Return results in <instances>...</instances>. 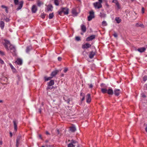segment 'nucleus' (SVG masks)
Masks as SVG:
<instances>
[{
    "label": "nucleus",
    "mask_w": 147,
    "mask_h": 147,
    "mask_svg": "<svg viewBox=\"0 0 147 147\" xmlns=\"http://www.w3.org/2000/svg\"><path fill=\"white\" fill-rule=\"evenodd\" d=\"M5 42L3 44L6 49L8 50H10L11 52H14L15 51V47L11 45L9 41L6 40H4Z\"/></svg>",
    "instance_id": "obj_1"
},
{
    "label": "nucleus",
    "mask_w": 147,
    "mask_h": 147,
    "mask_svg": "<svg viewBox=\"0 0 147 147\" xmlns=\"http://www.w3.org/2000/svg\"><path fill=\"white\" fill-rule=\"evenodd\" d=\"M69 9L68 8L66 7L62 8L60 10L58 11L59 14L61 15L62 13H63L64 14L67 15L69 13Z\"/></svg>",
    "instance_id": "obj_2"
},
{
    "label": "nucleus",
    "mask_w": 147,
    "mask_h": 147,
    "mask_svg": "<svg viewBox=\"0 0 147 147\" xmlns=\"http://www.w3.org/2000/svg\"><path fill=\"white\" fill-rule=\"evenodd\" d=\"M89 15L88 17V21H90L94 18V12L93 10H92L89 11Z\"/></svg>",
    "instance_id": "obj_3"
},
{
    "label": "nucleus",
    "mask_w": 147,
    "mask_h": 147,
    "mask_svg": "<svg viewBox=\"0 0 147 147\" xmlns=\"http://www.w3.org/2000/svg\"><path fill=\"white\" fill-rule=\"evenodd\" d=\"M93 5L95 9H100L102 7V5L100 3L97 2L94 3H93Z\"/></svg>",
    "instance_id": "obj_4"
},
{
    "label": "nucleus",
    "mask_w": 147,
    "mask_h": 147,
    "mask_svg": "<svg viewBox=\"0 0 147 147\" xmlns=\"http://www.w3.org/2000/svg\"><path fill=\"white\" fill-rule=\"evenodd\" d=\"M78 145V143L77 142L72 140L71 143L68 145L67 146L68 147H75L76 145Z\"/></svg>",
    "instance_id": "obj_5"
},
{
    "label": "nucleus",
    "mask_w": 147,
    "mask_h": 147,
    "mask_svg": "<svg viewBox=\"0 0 147 147\" xmlns=\"http://www.w3.org/2000/svg\"><path fill=\"white\" fill-rule=\"evenodd\" d=\"M78 8H74L72 10V13L74 16H76L78 14V13L77 12Z\"/></svg>",
    "instance_id": "obj_6"
},
{
    "label": "nucleus",
    "mask_w": 147,
    "mask_h": 147,
    "mask_svg": "<svg viewBox=\"0 0 147 147\" xmlns=\"http://www.w3.org/2000/svg\"><path fill=\"white\" fill-rule=\"evenodd\" d=\"M86 102L87 103H90L91 101V98L90 94H88L86 96Z\"/></svg>",
    "instance_id": "obj_7"
},
{
    "label": "nucleus",
    "mask_w": 147,
    "mask_h": 147,
    "mask_svg": "<svg viewBox=\"0 0 147 147\" xmlns=\"http://www.w3.org/2000/svg\"><path fill=\"white\" fill-rule=\"evenodd\" d=\"M121 92V91L120 90L117 89H115L114 90V93L115 95L116 96H118L119 94Z\"/></svg>",
    "instance_id": "obj_8"
},
{
    "label": "nucleus",
    "mask_w": 147,
    "mask_h": 147,
    "mask_svg": "<svg viewBox=\"0 0 147 147\" xmlns=\"http://www.w3.org/2000/svg\"><path fill=\"white\" fill-rule=\"evenodd\" d=\"M95 38V36L94 35H92L88 37L86 39V40L89 41L92 40Z\"/></svg>",
    "instance_id": "obj_9"
},
{
    "label": "nucleus",
    "mask_w": 147,
    "mask_h": 147,
    "mask_svg": "<svg viewBox=\"0 0 147 147\" xmlns=\"http://www.w3.org/2000/svg\"><path fill=\"white\" fill-rule=\"evenodd\" d=\"M91 45L89 43H87L84 45H82V48L83 49H88L90 47H91Z\"/></svg>",
    "instance_id": "obj_10"
},
{
    "label": "nucleus",
    "mask_w": 147,
    "mask_h": 147,
    "mask_svg": "<svg viewBox=\"0 0 147 147\" xmlns=\"http://www.w3.org/2000/svg\"><path fill=\"white\" fill-rule=\"evenodd\" d=\"M14 124V129L16 131L17 129V124L18 123V121L16 120H14L13 121Z\"/></svg>",
    "instance_id": "obj_11"
},
{
    "label": "nucleus",
    "mask_w": 147,
    "mask_h": 147,
    "mask_svg": "<svg viewBox=\"0 0 147 147\" xmlns=\"http://www.w3.org/2000/svg\"><path fill=\"white\" fill-rule=\"evenodd\" d=\"M107 93L109 95L113 94V91L111 88H109L108 90H107Z\"/></svg>",
    "instance_id": "obj_12"
},
{
    "label": "nucleus",
    "mask_w": 147,
    "mask_h": 147,
    "mask_svg": "<svg viewBox=\"0 0 147 147\" xmlns=\"http://www.w3.org/2000/svg\"><path fill=\"white\" fill-rule=\"evenodd\" d=\"M23 2L22 1L19 2V6L18 7L17 9V10H18L20 9L22 7L23 5Z\"/></svg>",
    "instance_id": "obj_13"
},
{
    "label": "nucleus",
    "mask_w": 147,
    "mask_h": 147,
    "mask_svg": "<svg viewBox=\"0 0 147 147\" xmlns=\"http://www.w3.org/2000/svg\"><path fill=\"white\" fill-rule=\"evenodd\" d=\"M37 10V8L36 6L35 5L32 6V11L33 13H35Z\"/></svg>",
    "instance_id": "obj_14"
},
{
    "label": "nucleus",
    "mask_w": 147,
    "mask_h": 147,
    "mask_svg": "<svg viewBox=\"0 0 147 147\" xmlns=\"http://www.w3.org/2000/svg\"><path fill=\"white\" fill-rule=\"evenodd\" d=\"M15 63L18 65H21L22 63V60L20 59H18L16 61Z\"/></svg>",
    "instance_id": "obj_15"
},
{
    "label": "nucleus",
    "mask_w": 147,
    "mask_h": 147,
    "mask_svg": "<svg viewBox=\"0 0 147 147\" xmlns=\"http://www.w3.org/2000/svg\"><path fill=\"white\" fill-rule=\"evenodd\" d=\"M81 29L83 32H86V28L85 26L83 25H82L81 26Z\"/></svg>",
    "instance_id": "obj_16"
},
{
    "label": "nucleus",
    "mask_w": 147,
    "mask_h": 147,
    "mask_svg": "<svg viewBox=\"0 0 147 147\" xmlns=\"http://www.w3.org/2000/svg\"><path fill=\"white\" fill-rule=\"evenodd\" d=\"M1 7L5 9V10L6 13H8V8L7 7L4 5H2Z\"/></svg>",
    "instance_id": "obj_17"
},
{
    "label": "nucleus",
    "mask_w": 147,
    "mask_h": 147,
    "mask_svg": "<svg viewBox=\"0 0 147 147\" xmlns=\"http://www.w3.org/2000/svg\"><path fill=\"white\" fill-rule=\"evenodd\" d=\"M53 7L51 5H49L47 7V10L48 11H51L52 10Z\"/></svg>",
    "instance_id": "obj_18"
},
{
    "label": "nucleus",
    "mask_w": 147,
    "mask_h": 147,
    "mask_svg": "<svg viewBox=\"0 0 147 147\" xmlns=\"http://www.w3.org/2000/svg\"><path fill=\"white\" fill-rule=\"evenodd\" d=\"M95 53L94 52H91L89 55V57L90 58L92 59L93 58Z\"/></svg>",
    "instance_id": "obj_19"
},
{
    "label": "nucleus",
    "mask_w": 147,
    "mask_h": 147,
    "mask_svg": "<svg viewBox=\"0 0 147 147\" xmlns=\"http://www.w3.org/2000/svg\"><path fill=\"white\" fill-rule=\"evenodd\" d=\"M57 71H53L51 74V76H52V78L53 77H54L57 73Z\"/></svg>",
    "instance_id": "obj_20"
},
{
    "label": "nucleus",
    "mask_w": 147,
    "mask_h": 147,
    "mask_svg": "<svg viewBox=\"0 0 147 147\" xmlns=\"http://www.w3.org/2000/svg\"><path fill=\"white\" fill-rule=\"evenodd\" d=\"M54 82L53 80H51L48 83V86H51L54 84Z\"/></svg>",
    "instance_id": "obj_21"
},
{
    "label": "nucleus",
    "mask_w": 147,
    "mask_h": 147,
    "mask_svg": "<svg viewBox=\"0 0 147 147\" xmlns=\"http://www.w3.org/2000/svg\"><path fill=\"white\" fill-rule=\"evenodd\" d=\"M146 50V49L144 47L138 49L137 50L140 53H142L144 52Z\"/></svg>",
    "instance_id": "obj_22"
},
{
    "label": "nucleus",
    "mask_w": 147,
    "mask_h": 147,
    "mask_svg": "<svg viewBox=\"0 0 147 147\" xmlns=\"http://www.w3.org/2000/svg\"><path fill=\"white\" fill-rule=\"evenodd\" d=\"M4 26V23L3 21L0 22V27L1 29H3Z\"/></svg>",
    "instance_id": "obj_23"
},
{
    "label": "nucleus",
    "mask_w": 147,
    "mask_h": 147,
    "mask_svg": "<svg viewBox=\"0 0 147 147\" xmlns=\"http://www.w3.org/2000/svg\"><path fill=\"white\" fill-rule=\"evenodd\" d=\"M115 20L118 24L119 23L121 22V20L119 17H116L115 18Z\"/></svg>",
    "instance_id": "obj_24"
},
{
    "label": "nucleus",
    "mask_w": 147,
    "mask_h": 147,
    "mask_svg": "<svg viewBox=\"0 0 147 147\" xmlns=\"http://www.w3.org/2000/svg\"><path fill=\"white\" fill-rule=\"evenodd\" d=\"M21 136H18L17 137V139H16V146H18L19 144V142L20 141V140L21 138Z\"/></svg>",
    "instance_id": "obj_25"
},
{
    "label": "nucleus",
    "mask_w": 147,
    "mask_h": 147,
    "mask_svg": "<svg viewBox=\"0 0 147 147\" xmlns=\"http://www.w3.org/2000/svg\"><path fill=\"white\" fill-rule=\"evenodd\" d=\"M70 130L71 132H74L76 130V127L74 126H72L70 128Z\"/></svg>",
    "instance_id": "obj_26"
},
{
    "label": "nucleus",
    "mask_w": 147,
    "mask_h": 147,
    "mask_svg": "<svg viewBox=\"0 0 147 147\" xmlns=\"http://www.w3.org/2000/svg\"><path fill=\"white\" fill-rule=\"evenodd\" d=\"M100 17L102 18H104L106 16L105 13H100Z\"/></svg>",
    "instance_id": "obj_27"
},
{
    "label": "nucleus",
    "mask_w": 147,
    "mask_h": 147,
    "mask_svg": "<svg viewBox=\"0 0 147 147\" xmlns=\"http://www.w3.org/2000/svg\"><path fill=\"white\" fill-rule=\"evenodd\" d=\"M101 91L103 93H107V90L105 88H102Z\"/></svg>",
    "instance_id": "obj_28"
},
{
    "label": "nucleus",
    "mask_w": 147,
    "mask_h": 147,
    "mask_svg": "<svg viewBox=\"0 0 147 147\" xmlns=\"http://www.w3.org/2000/svg\"><path fill=\"white\" fill-rule=\"evenodd\" d=\"M44 78L45 81H48V80H50L51 79H52V77H45Z\"/></svg>",
    "instance_id": "obj_29"
},
{
    "label": "nucleus",
    "mask_w": 147,
    "mask_h": 147,
    "mask_svg": "<svg viewBox=\"0 0 147 147\" xmlns=\"http://www.w3.org/2000/svg\"><path fill=\"white\" fill-rule=\"evenodd\" d=\"M31 47H27L26 49V52L28 53L29 52L30 50L31 49Z\"/></svg>",
    "instance_id": "obj_30"
},
{
    "label": "nucleus",
    "mask_w": 147,
    "mask_h": 147,
    "mask_svg": "<svg viewBox=\"0 0 147 147\" xmlns=\"http://www.w3.org/2000/svg\"><path fill=\"white\" fill-rule=\"evenodd\" d=\"M54 3L56 5L58 6L59 5L58 0H54Z\"/></svg>",
    "instance_id": "obj_31"
},
{
    "label": "nucleus",
    "mask_w": 147,
    "mask_h": 147,
    "mask_svg": "<svg viewBox=\"0 0 147 147\" xmlns=\"http://www.w3.org/2000/svg\"><path fill=\"white\" fill-rule=\"evenodd\" d=\"M102 25L104 26H106L107 24L105 21H103L102 22Z\"/></svg>",
    "instance_id": "obj_32"
},
{
    "label": "nucleus",
    "mask_w": 147,
    "mask_h": 147,
    "mask_svg": "<svg viewBox=\"0 0 147 147\" xmlns=\"http://www.w3.org/2000/svg\"><path fill=\"white\" fill-rule=\"evenodd\" d=\"M53 16H54V15H53V13H50L49 14V19H51L53 17Z\"/></svg>",
    "instance_id": "obj_33"
},
{
    "label": "nucleus",
    "mask_w": 147,
    "mask_h": 147,
    "mask_svg": "<svg viewBox=\"0 0 147 147\" xmlns=\"http://www.w3.org/2000/svg\"><path fill=\"white\" fill-rule=\"evenodd\" d=\"M112 2L115 3L116 5L119 3L117 0H113Z\"/></svg>",
    "instance_id": "obj_34"
},
{
    "label": "nucleus",
    "mask_w": 147,
    "mask_h": 147,
    "mask_svg": "<svg viewBox=\"0 0 147 147\" xmlns=\"http://www.w3.org/2000/svg\"><path fill=\"white\" fill-rule=\"evenodd\" d=\"M14 3L15 5H17L19 3L18 0H14Z\"/></svg>",
    "instance_id": "obj_35"
},
{
    "label": "nucleus",
    "mask_w": 147,
    "mask_h": 147,
    "mask_svg": "<svg viewBox=\"0 0 147 147\" xmlns=\"http://www.w3.org/2000/svg\"><path fill=\"white\" fill-rule=\"evenodd\" d=\"M45 14H44V13H41L40 15V16L41 18H42L43 19H44L45 18Z\"/></svg>",
    "instance_id": "obj_36"
},
{
    "label": "nucleus",
    "mask_w": 147,
    "mask_h": 147,
    "mask_svg": "<svg viewBox=\"0 0 147 147\" xmlns=\"http://www.w3.org/2000/svg\"><path fill=\"white\" fill-rule=\"evenodd\" d=\"M143 80L144 81H146L147 80V76H145L143 77Z\"/></svg>",
    "instance_id": "obj_37"
},
{
    "label": "nucleus",
    "mask_w": 147,
    "mask_h": 147,
    "mask_svg": "<svg viewBox=\"0 0 147 147\" xmlns=\"http://www.w3.org/2000/svg\"><path fill=\"white\" fill-rule=\"evenodd\" d=\"M0 54L2 55H5V53L3 51H0Z\"/></svg>",
    "instance_id": "obj_38"
},
{
    "label": "nucleus",
    "mask_w": 147,
    "mask_h": 147,
    "mask_svg": "<svg viewBox=\"0 0 147 147\" xmlns=\"http://www.w3.org/2000/svg\"><path fill=\"white\" fill-rule=\"evenodd\" d=\"M9 65L10 66L11 69H13V68H14V67H13V66L11 64V63H9Z\"/></svg>",
    "instance_id": "obj_39"
},
{
    "label": "nucleus",
    "mask_w": 147,
    "mask_h": 147,
    "mask_svg": "<svg viewBox=\"0 0 147 147\" xmlns=\"http://www.w3.org/2000/svg\"><path fill=\"white\" fill-rule=\"evenodd\" d=\"M76 39L77 41H79L80 40V37L78 36H76Z\"/></svg>",
    "instance_id": "obj_40"
},
{
    "label": "nucleus",
    "mask_w": 147,
    "mask_h": 147,
    "mask_svg": "<svg viewBox=\"0 0 147 147\" xmlns=\"http://www.w3.org/2000/svg\"><path fill=\"white\" fill-rule=\"evenodd\" d=\"M116 6H117L118 9H119L120 8V5H119V3H117L116 5Z\"/></svg>",
    "instance_id": "obj_41"
},
{
    "label": "nucleus",
    "mask_w": 147,
    "mask_h": 147,
    "mask_svg": "<svg viewBox=\"0 0 147 147\" xmlns=\"http://www.w3.org/2000/svg\"><path fill=\"white\" fill-rule=\"evenodd\" d=\"M0 63H1L2 64H4V62L0 58Z\"/></svg>",
    "instance_id": "obj_42"
},
{
    "label": "nucleus",
    "mask_w": 147,
    "mask_h": 147,
    "mask_svg": "<svg viewBox=\"0 0 147 147\" xmlns=\"http://www.w3.org/2000/svg\"><path fill=\"white\" fill-rule=\"evenodd\" d=\"M12 69V71L13 72L15 73L16 72V69L14 68V67L13 68V69Z\"/></svg>",
    "instance_id": "obj_43"
},
{
    "label": "nucleus",
    "mask_w": 147,
    "mask_h": 147,
    "mask_svg": "<svg viewBox=\"0 0 147 147\" xmlns=\"http://www.w3.org/2000/svg\"><path fill=\"white\" fill-rule=\"evenodd\" d=\"M113 36L115 37H116V38L117 37V34L116 33H114V34H113Z\"/></svg>",
    "instance_id": "obj_44"
},
{
    "label": "nucleus",
    "mask_w": 147,
    "mask_h": 147,
    "mask_svg": "<svg viewBox=\"0 0 147 147\" xmlns=\"http://www.w3.org/2000/svg\"><path fill=\"white\" fill-rule=\"evenodd\" d=\"M4 20L6 22H8L9 21V19L7 18H6V19H5Z\"/></svg>",
    "instance_id": "obj_45"
},
{
    "label": "nucleus",
    "mask_w": 147,
    "mask_h": 147,
    "mask_svg": "<svg viewBox=\"0 0 147 147\" xmlns=\"http://www.w3.org/2000/svg\"><path fill=\"white\" fill-rule=\"evenodd\" d=\"M68 70V69L67 68H65L64 70V71L65 73H66Z\"/></svg>",
    "instance_id": "obj_46"
},
{
    "label": "nucleus",
    "mask_w": 147,
    "mask_h": 147,
    "mask_svg": "<svg viewBox=\"0 0 147 147\" xmlns=\"http://www.w3.org/2000/svg\"><path fill=\"white\" fill-rule=\"evenodd\" d=\"M41 4L42 3L40 2H38V5L39 6H40Z\"/></svg>",
    "instance_id": "obj_47"
},
{
    "label": "nucleus",
    "mask_w": 147,
    "mask_h": 147,
    "mask_svg": "<svg viewBox=\"0 0 147 147\" xmlns=\"http://www.w3.org/2000/svg\"><path fill=\"white\" fill-rule=\"evenodd\" d=\"M58 60L59 61H61V58L60 57H59L58 58Z\"/></svg>",
    "instance_id": "obj_48"
},
{
    "label": "nucleus",
    "mask_w": 147,
    "mask_h": 147,
    "mask_svg": "<svg viewBox=\"0 0 147 147\" xmlns=\"http://www.w3.org/2000/svg\"><path fill=\"white\" fill-rule=\"evenodd\" d=\"M89 85V87L90 88H91L93 87V85L92 84H90Z\"/></svg>",
    "instance_id": "obj_49"
},
{
    "label": "nucleus",
    "mask_w": 147,
    "mask_h": 147,
    "mask_svg": "<svg viewBox=\"0 0 147 147\" xmlns=\"http://www.w3.org/2000/svg\"><path fill=\"white\" fill-rule=\"evenodd\" d=\"M144 8L143 7H142V12L143 13H144Z\"/></svg>",
    "instance_id": "obj_50"
},
{
    "label": "nucleus",
    "mask_w": 147,
    "mask_h": 147,
    "mask_svg": "<svg viewBox=\"0 0 147 147\" xmlns=\"http://www.w3.org/2000/svg\"><path fill=\"white\" fill-rule=\"evenodd\" d=\"M98 1L97 2H99V3H100L101 4L102 2V0H98Z\"/></svg>",
    "instance_id": "obj_51"
},
{
    "label": "nucleus",
    "mask_w": 147,
    "mask_h": 147,
    "mask_svg": "<svg viewBox=\"0 0 147 147\" xmlns=\"http://www.w3.org/2000/svg\"><path fill=\"white\" fill-rule=\"evenodd\" d=\"M84 99H85L84 96V95H83V98H82L81 99L82 101H83V100H84Z\"/></svg>",
    "instance_id": "obj_52"
},
{
    "label": "nucleus",
    "mask_w": 147,
    "mask_h": 147,
    "mask_svg": "<svg viewBox=\"0 0 147 147\" xmlns=\"http://www.w3.org/2000/svg\"><path fill=\"white\" fill-rule=\"evenodd\" d=\"M106 5L107 7H108V8L109 7V5L107 3H106Z\"/></svg>",
    "instance_id": "obj_53"
},
{
    "label": "nucleus",
    "mask_w": 147,
    "mask_h": 147,
    "mask_svg": "<svg viewBox=\"0 0 147 147\" xmlns=\"http://www.w3.org/2000/svg\"><path fill=\"white\" fill-rule=\"evenodd\" d=\"M140 24H139V23H137L136 24V26H140Z\"/></svg>",
    "instance_id": "obj_54"
},
{
    "label": "nucleus",
    "mask_w": 147,
    "mask_h": 147,
    "mask_svg": "<svg viewBox=\"0 0 147 147\" xmlns=\"http://www.w3.org/2000/svg\"><path fill=\"white\" fill-rule=\"evenodd\" d=\"M142 97H146L144 95V94H142Z\"/></svg>",
    "instance_id": "obj_55"
},
{
    "label": "nucleus",
    "mask_w": 147,
    "mask_h": 147,
    "mask_svg": "<svg viewBox=\"0 0 147 147\" xmlns=\"http://www.w3.org/2000/svg\"><path fill=\"white\" fill-rule=\"evenodd\" d=\"M46 133L47 135H49L50 134L48 131H46Z\"/></svg>",
    "instance_id": "obj_56"
},
{
    "label": "nucleus",
    "mask_w": 147,
    "mask_h": 147,
    "mask_svg": "<svg viewBox=\"0 0 147 147\" xmlns=\"http://www.w3.org/2000/svg\"><path fill=\"white\" fill-rule=\"evenodd\" d=\"M3 142L2 141H0V145H1L2 144Z\"/></svg>",
    "instance_id": "obj_57"
},
{
    "label": "nucleus",
    "mask_w": 147,
    "mask_h": 147,
    "mask_svg": "<svg viewBox=\"0 0 147 147\" xmlns=\"http://www.w3.org/2000/svg\"><path fill=\"white\" fill-rule=\"evenodd\" d=\"M10 133V136L11 137L12 136V133H11V132H10L9 133Z\"/></svg>",
    "instance_id": "obj_58"
},
{
    "label": "nucleus",
    "mask_w": 147,
    "mask_h": 147,
    "mask_svg": "<svg viewBox=\"0 0 147 147\" xmlns=\"http://www.w3.org/2000/svg\"><path fill=\"white\" fill-rule=\"evenodd\" d=\"M145 129L146 131L147 132V126L146 127Z\"/></svg>",
    "instance_id": "obj_59"
},
{
    "label": "nucleus",
    "mask_w": 147,
    "mask_h": 147,
    "mask_svg": "<svg viewBox=\"0 0 147 147\" xmlns=\"http://www.w3.org/2000/svg\"><path fill=\"white\" fill-rule=\"evenodd\" d=\"M39 112L40 113H41V109H39Z\"/></svg>",
    "instance_id": "obj_60"
},
{
    "label": "nucleus",
    "mask_w": 147,
    "mask_h": 147,
    "mask_svg": "<svg viewBox=\"0 0 147 147\" xmlns=\"http://www.w3.org/2000/svg\"><path fill=\"white\" fill-rule=\"evenodd\" d=\"M140 26H143V25L142 24H140Z\"/></svg>",
    "instance_id": "obj_61"
},
{
    "label": "nucleus",
    "mask_w": 147,
    "mask_h": 147,
    "mask_svg": "<svg viewBox=\"0 0 147 147\" xmlns=\"http://www.w3.org/2000/svg\"><path fill=\"white\" fill-rule=\"evenodd\" d=\"M3 102V101L1 100H0V103L2 102Z\"/></svg>",
    "instance_id": "obj_62"
},
{
    "label": "nucleus",
    "mask_w": 147,
    "mask_h": 147,
    "mask_svg": "<svg viewBox=\"0 0 147 147\" xmlns=\"http://www.w3.org/2000/svg\"><path fill=\"white\" fill-rule=\"evenodd\" d=\"M57 132H58V134H59V130H57Z\"/></svg>",
    "instance_id": "obj_63"
},
{
    "label": "nucleus",
    "mask_w": 147,
    "mask_h": 147,
    "mask_svg": "<svg viewBox=\"0 0 147 147\" xmlns=\"http://www.w3.org/2000/svg\"><path fill=\"white\" fill-rule=\"evenodd\" d=\"M42 147H45L44 146H42Z\"/></svg>",
    "instance_id": "obj_64"
}]
</instances>
